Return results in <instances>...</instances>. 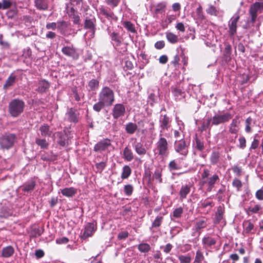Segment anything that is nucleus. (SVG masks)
<instances>
[{
  "label": "nucleus",
  "instance_id": "nucleus-1",
  "mask_svg": "<svg viewBox=\"0 0 263 263\" xmlns=\"http://www.w3.org/2000/svg\"><path fill=\"white\" fill-rule=\"evenodd\" d=\"M98 100L104 103L107 107L111 106L115 100L114 90L108 86L103 87L99 93Z\"/></svg>",
  "mask_w": 263,
  "mask_h": 263
},
{
  "label": "nucleus",
  "instance_id": "nucleus-2",
  "mask_svg": "<svg viewBox=\"0 0 263 263\" xmlns=\"http://www.w3.org/2000/svg\"><path fill=\"white\" fill-rule=\"evenodd\" d=\"M24 107L25 103L23 100L14 99L9 104V112L11 116L16 117L23 112Z\"/></svg>",
  "mask_w": 263,
  "mask_h": 263
},
{
  "label": "nucleus",
  "instance_id": "nucleus-3",
  "mask_svg": "<svg viewBox=\"0 0 263 263\" xmlns=\"http://www.w3.org/2000/svg\"><path fill=\"white\" fill-rule=\"evenodd\" d=\"M232 118L229 112H219L215 114L213 117L209 118L212 125L217 126L228 122Z\"/></svg>",
  "mask_w": 263,
  "mask_h": 263
},
{
  "label": "nucleus",
  "instance_id": "nucleus-4",
  "mask_svg": "<svg viewBox=\"0 0 263 263\" xmlns=\"http://www.w3.org/2000/svg\"><path fill=\"white\" fill-rule=\"evenodd\" d=\"M160 137L156 143V149L158 151L159 155L163 157H167L169 153L168 142L165 138Z\"/></svg>",
  "mask_w": 263,
  "mask_h": 263
},
{
  "label": "nucleus",
  "instance_id": "nucleus-5",
  "mask_svg": "<svg viewBox=\"0 0 263 263\" xmlns=\"http://www.w3.org/2000/svg\"><path fill=\"white\" fill-rule=\"evenodd\" d=\"M15 139L14 134H5L0 138V145L3 148L9 149L13 146Z\"/></svg>",
  "mask_w": 263,
  "mask_h": 263
},
{
  "label": "nucleus",
  "instance_id": "nucleus-6",
  "mask_svg": "<svg viewBox=\"0 0 263 263\" xmlns=\"http://www.w3.org/2000/svg\"><path fill=\"white\" fill-rule=\"evenodd\" d=\"M174 148L177 153L184 157H186L188 154V146L185 141L182 139L176 140L174 144Z\"/></svg>",
  "mask_w": 263,
  "mask_h": 263
},
{
  "label": "nucleus",
  "instance_id": "nucleus-7",
  "mask_svg": "<svg viewBox=\"0 0 263 263\" xmlns=\"http://www.w3.org/2000/svg\"><path fill=\"white\" fill-rule=\"evenodd\" d=\"M262 10L263 7L258 3L255 2L250 6L249 13L251 16V22L252 23H254L256 21L257 16V13L258 12H261Z\"/></svg>",
  "mask_w": 263,
  "mask_h": 263
},
{
  "label": "nucleus",
  "instance_id": "nucleus-8",
  "mask_svg": "<svg viewBox=\"0 0 263 263\" xmlns=\"http://www.w3.org/2000/svg\"><path fill=\"white\" fill-rule=\"evenodd\" d=\"M159 126L161 128L160 131V136H162V133L168 130L171 126L170 118L166 115H161L159 118Z\"/></svg>",
  "mask_w": 263,
  "mask_h": 263
},
{
  "label": "nucleus",
  "instance_id": "nucleus-9",
  "mask_svg": "<svg viewBox=\"0 0 263 263\" xmlns=\"http://www.w3.org/2000/svg\"><path fill=\"white\" fill-rule=\"evenodd\" d=\"M96 19L95 18H86L84 22V28L86 29L89 30L90 35L89 37L90 39L93 38L95 35L96 31Z\"/></svg>",
  "mask_w": 263,
  "mask_h": 263
},
{
  "label": "nucleus",
  "instance_id": "nucleus-10",
  "mask_svg": "<svg viewBox=\"0 0 263 263\" xmlns=\"http://www.w3.org/2000/svg\"><path fill=\"white\" fill-rule=\"evenodd\" d=\"M109 139H105L98 142L94 146V151L97 152H101L108 148L111 146Z\"/></svg>",
  "mask_w": 263,
  "mask_h": 263
},
{
  "label": "nucleus",
  "instance_id": "nucleus-11",
  "mask_svg": "<svg viewBox=\"0 0 263 263\" xmlns=\"http://www.w3.org/2000/svg\"><path fill=\"white\" fill-rule=\"evenodd\" d=\"M219 179L218 176L215 174L210 177H208L205 180L202 181V184H206L207 185L206 191L208 192H211L214 187L215 184Z\"/></svg>",
  "mask_w": 263,
  "mask_h": 263
},
{
  "label": "nucleus",
  "instance_id": "nucleus-12",
  "mask_svg": "<svg viewBox=\"0 0 263 263\" xmlns=\"http://www.w3.org/2000/svg\"><path fill=\"white\" fill-rule=\"evenodd\" d=\"M97 229L96 226L92 223H88L85 226L83 233L81 234V238L82 239H86L89 237H91Z\"/></svg>",
  "mask_w": 263,
  "mask_h": 263
},
{
  "label": "nucleus",
  "instance_id": "nucleus-13",
  "mask_svg": "<svg viewBox=\"0 0 263 263\" xmlns=\"http://www.w3.org/2000/svg\"><path fill=\"white\" fill-rule=\"evenodd\" d=\"M239 19V16L236 15L233 17L229 22V34L230 36H233L236 32L237 23Z\"/></svg>",
  "mask_w": 263,
  "mask_h": 263
},
{
  "label": "nucleus",
  "instance_id": "nucleus-14",
  "mask_svg": "<svg viewBox=\"0 0 263 263\" xmlns=\"http://www.w3.org/2000/svg\"><path fill=\"white\" fill-rule=\"evenodd\" d=\"M62 51L65 55L70 57L74 59H77L79 57V54L76 49L72 46H65L62 49Z\"/></svg>",
  "mask_w": 263,
  "mask_h": 263
},
{
  "label": "nucleus",
  "instance_id": "nucleus-15",
  "mask_svg": "<svg viewBox=\"0 0 263 263\" xmlns=\"http://www.w3.org/2000/svg\"><path fill=\"white\" fill-rule=\"evenodd\" d=\"M261 209V208L259 204L256 203L254 201H251L250 202L249 206L245 210L247 214L250 215L258 213Z\"/></svg>",
  "mask_w": 263,
  "mask_h": 263
},
{
  "label": "nucleus",
  "instance_id": "nucleus-16",
  "mask_svg": "<svg viewBox=\"0 0 263 263\" xmlns=\"http://www.w3.org/2000/svg\"><path fill=\"white\" fill-rule=\"evenodd\" d=\"M125 107L121 104H117L113 108V117L115 119H118L124 115Z\"/></svg>",
  "mask_w": 263,
  "mask_h": 263
},
{
  "label": "nucleus",
  "instance_id": "nucleus-17",
  "mask_svg": "<svg viewBox=\"0 0 263 263\" xmlns=\"http://www.w3.org/2000/svg\"><path fill=\"white\" fill-rule=\"evenodd\" d=\"M34 6L37 10L45 11L49 8L48 0H34Z\"/></svg>",
  "mask_w": 263,
  "mask_h": 263
},
{
  "label": "nucleus",
  "instance_id": "nucleus-18",
  "mask_svg": "<svg viewBox=\"0 0 263 263\" xmlns=\"http://www.w3.org/2000/svg\"><path fill=\"white\" fill-rule=\"evenodd\" d=\"M238 119L239 117L236 116L234 119L232 120L229 127V132L230 133L232 134H237L239 130L238 125L240 123V121Z\"/></svg>",
  "mask_w": 263,
  "mask_h": 263
},
{
  "label": "nucleus",
  "instance_id": "nucleus-19",
  "mask_svg": "<svg viewBox=\"0 0 263 263\" xmlns=\"http://www.w3.org/2000/svg\"><path fill=\"white\" fill-rule=\"evenodd\" d=\"M66 117L70 122L76 123L78 121V118L77 114L76 113V110L73 109L72 108H70L68 109V111L66 114Z\"/></svg>",
  "mask_w": 263,
  "mask_h": 263
},
{
  "label": "nucleus",
  "instance_id": "nucleus-20",
  "mask_svg": "<svg viewBox=\"0 0 263 263\" xmlns=\"http://www.w3.org/2000/svg\"><path fill=\"white\" fill-rule=\"evenodd\" d=\"M69 26V24L64 21H61L57 22V29L58 31L63 35H66L67 32V28Z\"/></svg>",
  "mask_w": 263,
  "mask_h": 263
},
{
  "label": "nucleus",
  "instance_id": "nucleus-21",
  "mask_svg": "<svg viewBox=\"0 0 263 263\" xmlns=\"http://www.w3.org/2000/svg\"><path fill=\"white\" fill-rule=\"evenodd\" d=\"M62 194L67 197H72L77 193V189L73 187H66L61 190Z\"/></svg>",
  "mask_w": 263,
  "mask_h": 263
},
{
  "label": "nucleus",
  "instance_id": "nucleus-22",
  "mask_svg": "<svg viewBox=\"0 0 263 263\" xmlns=\"http://www.w3.org/2000/svg\"><path fill=\"white\" fill-rule=\"evenodd\" d=\"M191 185H184L181 187L179 191L180 198L181 200H183L186 198L187 195L189 194L191 191Z\"/></svg>",
  "mask_w": 263,
  "mask_h": 263
},
{
  "label": "nucleus",
  "instance_id": "nucleus-23",
  "mask_svg": "<svg viewBox=\"0 0 263 263\" xmlns=\"http://www.w3.org/2000/svg\"><path fill=\"white\" fill-rule=\"evenodd\" d=\"M123 158L127 161H131L134 158L133 152L127 146L123 151Z\"/></svg>",
  "mask_w": 263,
  "mask_h": 263
},
{
  "label": "nucleus",
  "instance_id": "nucleus-24",
  "mask_svg": "<svg viewBox=\"0 0 263 263\" xmlns=\"http://www.w3.org/2000/svg\"><path fill=\"white\" fill-rule=\"evenodd\" d=\"M134 148L139 155H144L146 153V149L143 144L141 142L136 143L134 145Z\"/></svg>",
  "mask_w": 263,
  "mask_h": 263
},
{
  "label": "nucleus",
  "instance_id": "nucleus-25",
  "mask_svg": "<svg viewBox=\"0 0 263 263\" xmlns=\"http://www.w3.org/2000/svg\"><path fill=\"white\" fill-rule=\"evenodd\" d=\"M14 252V248L10 246L4 247L2 252V255L4 257L8 258L11 256Z\"/></svg>",
  "mask_w": 263,
  "mask_h": 263
},
{
  "label": "nucleus",
  "instance_id": "nucleus-26",
  "mask_svg": "<svg viewBox=\"0 0 263 263\" xmlns=\"http://www.w3.org/2000/svg\"><path fill=\"white\" fill-rule=\"evenodd\" d=\"M68 13L69 16L72 19L73 23L75 24H79L80 19L77 12H76L73 8H71L70 9V11Z\"/></svg>",
  "mask_w": 263,
  "mask_h": 263
},
{
  "label": "nucleus",
  "instance_id": "nucleus-27",
  "mask_svg": "<svg viewBox=\"0 0 263 263\" xmlns=\"http://www.w3.org/2000/svg\"><path fill=\"white\" fill-rule=\"evenodd\" d=\"M202 243L205 247H211L216 243V240L210 236H205L202 238Z\"/></svg>",
  "mask_w": 263,
  "mask_h": 263
},
{
  "label": "nucleus",
  "instance_id": "nucleus-28",
  "mask_svg": "<svg viewBox=\"0 0 263 263\" xmlns=\"http://www.w3.org/2000/svg\"><path fill=\"white\" fill-rule=\"evenodd\" d=\"M49 84L45 80H41L39 83V86L37 91L43 93L46 91V90L49 88Z\"/></svg>",
  "mask_w": 263,
  "mask_h": 263
},
{
  "label": "nucleus",
  "instance_id": "nucleus-29",
  "mask_svg": "<svg viewBox=\"0 0 263 263\" xmlns=\"http://www.w3.org/2000/svg\"><path fill=\"white\" fill-rule=\"evenodd\" d=\"M166 37L167 41L172 44H176L179 41L178 36L171 32H166Z\"/></svg>",
  "mask_w": 263,
  "mask_h": 263
},
{
  "label": "nucleus",
  "instance_id": "nucleus-30",
  "mask_svg": "<svg viewBox=\"0 0 263 263\" xmlns=\"http://www.w3.org/2000/svg\"><path fill=\"white\" fill-rule=\"evenodd\" d=\"M40 131L42 136H50L51 134V131L50 130V127L47 124H44L40 126Z\"/></svg>",
  "mask_w": 263,
  "mask_h": 263
},
{
  "label": "nucleus",
  "instance_id": "nucleus-31",
  "mask_svg": "<svg viewBox=\"0 0 263 263\" xmlns=\"http://www.w3.org/2000/svg\"><path fill=\"white\" fill-rule=\"evenodd\" d=\"M224 210L221 208L219 207L217 209V212L215 214V219L214 223H219L223 217Z\"/></svg>",
  "mask_w": 263,
  "mask_h": 263
},
{
  "label": "nucleus",
  "instance_id": "nucleus-32",
  "mask_svg": "<svg viewBox=\"0 0 263 263\" xmlns=\"http://www.w3.org/2000/svg\"><path fill=\"white\" fill-rule=\"evenodd\" d=\"M207 220L208 219L205 218H203L199 219L196 222V229L198 231L200 229H203L207 226Z\"/></svg>",
  "mask_w": 263,
  "mask_h": 263
},
{
  "label": "nucleus",
  "instance_id": "nucleus-33",
  "mask_svg": "<svg viewBox=\"0 0 263 263\" xmlns=\"http://www.w3.org/2000/svg\"><path fill=\"white\" fill-rule=\"evenodd\" d=\"M132 170L128 165H125L123 167L121 178L122 179H127L131 174Z\"/></svg>",
  "mask_w": 263,
  "mask_h": 263
},
{
  "label": "nucleus",
  "instance_id": "nucleus-34",
  "mask_svg": "<svg viewBox=\"0 0 263 263\" xmlns=\"http://www.w3.org/2000/svg\"><path fill=\"white\" fill-rule=\"evenodd\" d=\"M166 4L165 2H161L155 6V12L156 14H161L165 11Z\"/></svg>",
  "mask_w": 263,
  "mask_h": 263
},
{
  "label": "nucleus",
  "instance_id": "nucleus-35",
  "mask_svg": "<svg viewBox=\"0 0 263 263\" xmlns=\"http://www.w3.org/2000/svg\"><path fill=\"white\" fill-rule=\"evenodd\" d=\"M13 5L11 0H2L0 2V9L6 10L10 8Z\"/></svg>",
  "mask_w": 263,
  "mask_h": 263
},
{
  "label": "nucleus",
  "instance_id": "nucleus-36",
  "mask_svg": "<svg viewBox=\"0 0 263 263\" xmlns=\"http://www.w3.org/2000/svg\"><path fill=\"white\" fill-rule=\"evenodd\" d=\"M137 129V126L136 124L133 123H128L125 127V130L127 133L129 134H134Z\"/></svg>",
  "mask_w": 263,
  "mask_h": 263
},
{
  "label": "nucleus",
  "instance_id": "nucleus-37",
  "mask_svg": "<svg viewBox=\"0 0 263 263\" xmlns=\"http://www.w3.org/2000/svg\"><path fill=\"white\" fill-rule=\"evenodd\" d=\"M220 154L217 151H213L210 157V161L212 164H216L219 161Z\"/></svg>",
  "mask_w": 263,
  "mask_h": 263
},
{
  "label": "nucleus",
  "instance_id": "nucleus-38",
  "mask_svg": "<svg viewBox=\"0 0 263 263\" xmlns=\"http://www.w3.org/2000/svg\"><path fill=\"white\" fill-rule=\"evenodd\" d=\"M16 77L13 74H11L7 79L5 84L4 85V88L7 89L10 86H12L15 82Z\"/></svg>",
  "mask_w": 263,
  "mask_h": 263
},
{
  "label": "nucleus",
  "instance_id": "nucleus-39",
  "mask_svg": "<svg viewBox=\"0 0 263 263\" xmlns=\"http://www.w3.org/2000/svg\"><path fill=\"white\" fill-rule=\"evenodd\" d=\"M162 170L160 169H157L155 170L154 174L153 175V179H156L159 183L162 182Z\"/></svg>",
  "mask_w": 263,
  "mask_h": 263
},
{
  "label": "nucleus",
  "instance_id": "nucleus-40",
  "mask_svg": "<svg viewBox=\"0 0 263 263\" xmlns=\"http://www.w3.org/2000/svg\"><path fill=\"white\" fill-rule=\"evenodd\" d=\"M138 249L141 252L146 253L150 250L151 247L147 243H142L138 245Z\"/></svg>",
  "mask_w": 263,
  "mask_h": 263
},
{
  "label": "nucleus",
  "instance_id": "nucleus-41",
  "mask_svg": "<svg viewBox=\"0 0 263 263\" xmlns=\"http://www.w3.org/2000/svg\"><path fill=\"white\" fill-rule=\"evenodd\" d=\"M99 82L97 80L92 79L88 83V87L90 90H95L99 87Z\"/></svg>",
  "mask_w": 263,
  "mask_h": 263
},
{
  "label": "nucleus",
  "instance_id": "nucleus-42",
  "mask_svg": "<svg viewBox=\"0 0 263 263\" xmlns=\"http://www.w3.org/2000/svg\"><path fill=\"white\" fill-rule=\"evenodd\" d=\"M123 26L125 28L127 29L129 31L135 33L136 32V29L134 27V25L129 21H125L123 23Z\"/></svg>",
  "mask_w": 263,
  "mask_h": 263
},
{
  "label": "nucleus",
  "instance_id": "nucleus-43",
  "mask_svg": "<svg viewBox=\"0 0 263 263\" xmlns=\"http://www.w3.org/2000/svg\"><path fill=\"white\" fill-rule=\"evenodd\" d=\"M57 135L59 137L58 143L61 146H65L67 143L66 136L62 133H58Z\"/></svg>",
  "mask_w": 263,
  "mask_h": 263
},
{
  "label": "nucleus",
  "instance_id": "nucleus-44",
  "mask_svg": "<svg viewBox=\"0 0 263 263\" xmlns=\"http://www.w3.org/2000/svg\"><path fill=\"white\" fill-rule=\"evenodd\" d=\"M35 186V183L34 181H31L27 183L23 187V190L25 192H30L32 191Z\"/></svg>",
  "mask_w": 263,
  "mask_h": 263
},
{
  "label": "nucleus",
  "instance_id": "nucleus-45",
  "mask_svg": "<svg viewBox=\"0 0 263 263\" xmlns=\"http://www.w3.org/2000/svg\"><path fill=\"white\" fill-rule=\"evenodd\" d=\"M98 100V102L95 104L93 106V109L97 112H99L105 106H106V104L104 103H103L100 100Z\"/></svg>",
  "mask_w": 263,
  "mask_h": 263
},
{
  "label": "nucleus",
  "instance_id": "nucleus-46",
  "mask_svg": "<svg viewBox=\"0 0 263 263\" xmlns=\"http://www.w3.org/2000/svg\"><path fill=\"white\" fill-rule=\"evenodd\" d=\"M100 12L101 14L104 15L107 19L112 18L114 16L112 12H109L104 7H101L99 9Z\"/></svg>",
  "mask_w": 263,
  "mask_h": 263
},
{
  "label": "nucleus",
  "instance_id": "nucleus-47",
  "mask_svg": "<svg viewBox=\"0 0 263 263\" xmlns=\"http://www.w3.org/2000/svg\"><path fill=\"white\" fill-rule=\"evenodd\" d=\"M35 143L37 145L40 146L41 148H47L48 145V144L45 139L36 138Z\"/></svg>",
  "mask_w": 263,
  "mask_h": 263
},
{
  "label": "nucleus",
  "instance_id": "nucleus-48",
  "mask_svg": "<svg viewBox=\"0 0 263 263\" xmlns=\"http://www.w3.org/2000/svg\"><path fill=\"white\" fill-rule=\"evenodd\" d=\"M163 219V218L162 216H157L152 223V227L151 228H158L160 227L162 223Z\"/></svg>",
  "mask_w": 263,
  "mask_h": 263
},
{
  "label": "nucleus",
  "instance_id": "nucleus-49",
  "mask_svg": "<svg viewBox=\"0 0 263 263\" xmlns=\"http://www.w3.org/2000/svg\"><path fill=\"white\" fill-rule=\"evenodd\" d=\"M252 122V119L251 117H248L245 121L246 127H245V131L247 133H250L252 132V129L250 127V125L251 124Z\"/></svg>",
  "mask_w": 263,
  "mask_h": 263
},
{
  "label": "nucleus",
  "instance_id": "nucleus-50",
  "mask_svg": "<svg viewBox=\"0 0 263 263\" xmlns=\"http://www.w3.org/2000/svg\"><path fill=\"white\" fill-rule=\"evenodd\" d=\"M134 188L131 184H127L124 186V192L127 196H130L133 192Z\"/></svg>",
  "mask_w": 263,
  "mask_h": 263
},
{
  "label": "nucleus",
  "instance_id": "nucleus-51",
  "mask_svg": "<svg viewBox=\"0 0 263 263\" xmlns=\"http://www.w3.org/2000/svg\"><path fill=\"white\" fill-rule=\"evenodd\" d=\"M183 210L181 207L175 209L173 213V216L176 218H180L183 213Z\"/></svg>",
  "mask_w": 263,
  "mask_h": 263
},
{
  "label": "nucleus",
  "instance_id": "nucleus-52",
  "mask_svg": "<svg viewBox=\"0 0 263 263\" xmlns=\"http://www.w3.org/2000/svg\"><path fill=\"white\" fill-rule=\"evenodd\" d=\"M203 259L204 256L200 250H198L196 252L195 261L197 263H201Z\"/></svg>",
  "mask_w": 263,
  "mask_h": 263
},
{
  "label": "nucleus",
  "instance_id": "nucleus-53",
  "mask_svg": "<svg viewBox=\"0 0 263 263\" xmlns=\"http://www.w3.org/2000/svg\"><path fill=\"white\" fill-rule=\"evenodd\" d=\"M231 54V46L230 45H227L224 51V55L226 59L227 60L230 58V55Z\"/></svg>",
  "mask_w": 263,
  "mask_h": 263
},
{
  "label": "nucleus",
  "instance_id": "nucleus-54",
  "mask_svg": "<svg viewBox=\"0 0 263 263\" xmlns=\"http://www.w3.org/2000/svg\"><path fill=\"white\" fill-rule=\"evenodd\" d=\"M172 90L175 97L179 99V97L182 96L183 92L180 88L177 87H172Z\"/></svg>",
  "mask_w": 263,
  "mask_h": 263
},
{
  "label": "nucleus",
  "instance_id": "nucleus-55",
  "mask_svg": "<svg viewBox=\"0 0 263 263\" xmlns=\"http://www.w3.org/2000/svg\"><path fill=\"white\" fill-rule=\"evenodd\" d=\"M179 259L180 261V263H190L191 258L189 255H180V256H179Z\"/></svg>",
  "mask_w": 263,
  "mask_h": 263
},
{
  "label": "nucleus",
  "instance_id": "nucleus-56",
  "mask_svg": "<svg viewBox=\"0 0 263 263\" xmlns=\"http://www.w3.org/2000/svg\"><path fill=\"white\" fill-rule=\"evenodd\" d=\"M232 185L234 187L237 188L238 191H239L242 187V184L240 180L235 178L232 182Z\"/></svg>",
  "mask_w": 263,
  "mask_h": 263
},
{
  "label": "nucleus",
  "instance_id": "nucleus-57",
  "mask_svg": "<svg viewBox=\"0 0 263 263\" xmlns=\"http://www.w3.org/2000/svg\"><path fill=\"white\" fill-rule=\"evenodd\" d=\"M105 2L112 8H114L118 5L120 0H105Z\"/></svg>",
  "mask_w": 263,
  "mask_h": 263
},
{
  "label": "nucleus",
  "instance_id": "nucleus-58",
  "mask_svg": "<svg viewBox=\"0 0 263 263\" xmlns=\"http://www.w3.org/2000/svg\"><path fill=\"white\" fill-rule=\"evenodd\" d=\"M111 39L112 41L117 43V45H119L121 43L120 37L117 33L113 32L111 34Z\"/></svg>",
  "mask_w": 263,
  "mask_h": 263
},
{
  "label": "nucleus",
  "instance_id": "nucleus-59",
  "mask_svg": "<svg viewBox=\"0 0 263 263\" xmlns=\"http://www.w3.org/2000/svg\"><path fill=\"white\" fill-rule=\"evenodd\" d=\"M168 168L170 171H175L178 170L179 167L175 160H172L168 164Z\"/></svg>",
  "mask_w": 263,
  "mask_h": 263
},
{
  "label": "nucleus",
  "instance_id": "nucleus-60",
  "mask_svg": "<svg viewBox=\"0 0 263 263\" xmlns=\"http://www.w3.org/2000/svg\"><path fill=\"white\" fill-rule=\"evenodd\" d=\"M211 122L210 120V118H208L206 120V122H204L202 125L201 126V129L202 130H205L206 129L210 128L212 126Z\"/></svg>",
  "mask_w": 263,
  "mask_h": 263
},
{
  "label": "nucleus",
  "instance_id": "nucleus-61",
  "mask_svg": "<svg viewBox=\"0 0 263 263\" xmlns=\"http://www.w3.org/2000/svg\"><path fill=\"white\" fill-rule=\"evenodd\" d=\"M210 174V171L208 168H204L203 170V172L201 174V179L202 181L205 180L208 178Z\"/></svg>",
  "mask_w": 263,
  "mask_h": 263
},
{
  "label": "nucleus",
  "instance_id": "nucleus-62",
  "mask_svg": "<svg viewBox=\"0 0 263 263\" xmlns=\"http://www.w3.org/2000/svg\"><path fill=\"white\" fill-rule=\"evenodd\" d=\"M239 147L241 149H243L246 146V140L243 136L240 137L239 138Z\"/></svg>",
  "mask_w": 263,
  "mask_h": 263
},
{
  "label": "nucleus",
  "instance_id": "nucleus-63",
  "mask_svg": "<svg viewBox=\"0 0 263 263\" xmlns=\"http://www.w3.org/2000/svg\"><path fill=\"white\" fill-rule=\"evenodd\" d=\"M106 164L105 162L102 161L96 164V166L98 171L101 172L105 167Z\"/></svg>",
  "mask_w": 263,
  "mask_h": 263
},
{
  "label": "nucleus",
  "instance_id": "nucleus-64",
  "mask_svg": "<svg viewBox=\"0 0 263 263\" xmlns=\"http://www.w3.org/2000/svg\"><path fill=\"white\" fill-rule=\"evenodd\" d=\"M255 197L259 200H263V190L261 189L257 190L255 193Z\"/></svg>",
  "mask_w": 263,
  "mask_h": 263
}]
</instances>
